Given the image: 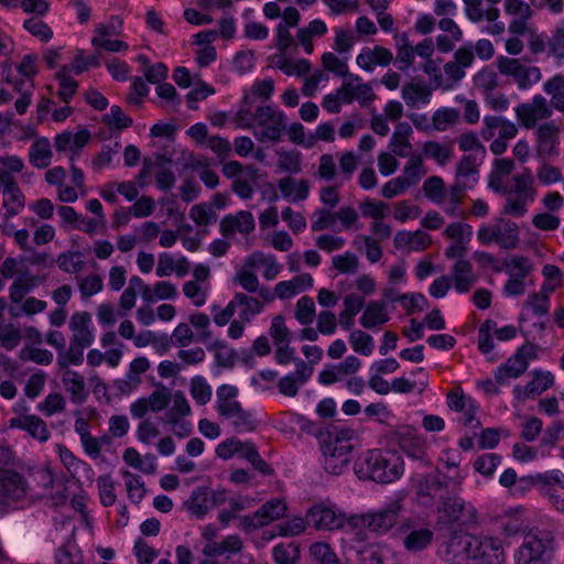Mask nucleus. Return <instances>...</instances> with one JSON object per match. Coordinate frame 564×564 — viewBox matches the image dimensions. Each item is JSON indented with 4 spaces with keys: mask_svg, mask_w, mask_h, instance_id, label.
I'll use <instances>...</instances> for the list:
<instances>
[{
    "mask_svg": "<svg viewBox=\"0 0 564 564\" xmlns=\"http://www.w3.org/2000/svg\"><path fill=\"white\" fill-rule=\"evenodd\" d=\"M393 61V54L390 50L375 45L373 47H362L356 57L357 65L366 72H373L376 67H386Z\"/></svg>",
    "mask_w": 564,
    "mask_h": 564,
    "instance_id": "obj_19",
    "label": "nucleus"
},
{
    "mask_svg": "<svg viewBox=\"0 0 564 564\" xmlns=\"http://www.w3.org/2000/svg\"><path fill=\"white\" fill-rule=\"evenodd\" d=\"M400 448L412 459L425 460V441L410 427H404L398 433Z\"/></svg>",
    "mask_w": 564,
    "mask_h": 564,
    "instance_id": "obj_21",
    "label": "nucleus"
},
{
    "mask_svg": "<svg viewBox=\"0 0 564 564\" xmlns=\"http://www.w3.org/2000/svg\"><path fill=\"white\" fill-rule=\"evenodd\" d=\"M425 174L426 170L423 165V158L420 154H413L405 163L403 175L400 177L403 178L409 187H412L416 185Z\"/></svg>",
    "mask_w": 564,
    "mask_h": 564,
    "instance_id": "obj_39",
    "label": "nucleus"
},
{
    "mask_svg": "<svg viewBox=\"0 0 564 564\" xmlns=\"http://www.w3.org/2000/svg\"><path fill=\"white\" fill-rule=\"evenodd\" d=\"M189 392L191 397L199 405L207 404L212 399V387L200 376L191 379Z\"/></svg>",
    "mask_w": 564,
    "mask_h": 564,
    "instance_id": "obj_57",
    "label": "nucleus"
},
{
    "mask_svg": "<svg viewBox=\"0 0 564 564\" xmlns=\"http://www.w3.org/2000/svg\"><path fill=\"white\" fill-rule=\"evenodd\" d=\"M310 553L319 564H339L337 555L327 543L316 542L312 544Z\"/></svg>",
    "mask_w": 564,
    "mask_h": 564,
    "instance_id": "obj_64",
    "label": "nucleus"
},
{
    "mask_svg": "<svg viewBox=\"0 0 564 564\" xmlns=\"http://www.w3.org/2000/svg\"><path fill=\"white\" fill-rule=\"evenodd\" d=\"M42 283V279L28 272L20 274L9 288V297L12 303L20 304L25 295Z\"/></svg>",
    "mask_w": 564,
    "mask_h": 564,
    "instance_id": "obj_30",
    "label": "nucleus"
},
{
    "mask_svg": "<svg viewBox=\"0 0 564 564\" xmlns=\"http://www.w3.org/2000/svg\"><path fill=\"white\" fill-rule=\"evenodd\" d=\"M279 191L284 199L290 203L305 200L310 195L311 185L307 180L285 176L278 182Z\"/></svg>",
    "mask_w": 564,
    "mask_h": 564,
    "instance_id": "obj_22",
    "label": "nucleus"
},
{
    "mask_svg": "<svg viewBox=\"0 0 564 564\" xmlns=\"http://www.w3.org/2000/svg\"><path fill=\"white\" fill-rule=\"evenodd\" d=\"M433 539V532L427 528L412 530L403 539L404 547L410 552L425 549Z\"/></svg>",
    "mask_w": 564,
    "mask_h": 564,
    "instance_id": "obj_45",
    "label": "nucleus"
},
{
    "mask_svg": "<svg viewBox=\"0 0 564 564\" xmlns=\"http://www.w3.org/2000/svg\"><path fill=\"white\" fill-rule=\"evenodd\" d=\"M402 98L408 107L419 108L431 101L432 93L424 80L412 79L402 87Z\"/></svg>",
    "mask_w": 564,
    "mask_h": 564,
    "instance_id": "obj_23",
    "label": "nucleus"
},
{
    "mask_svg": "<svg viewBox=\"0 0 564 564\" xmlns=\"http://www.w3.org/2000/svg\"><path fill=\"white\" fill-rule=\"evenodd\" d=\"M272 554L276 564H296L300 549L294 542L280 543L273 547Z\"/></svg>",
    "mask_w": 564,
    "mask_h": 564,
    "instance_id": "obj_49",
    "label": "nucleus"
},
{
    "mask_svg": "<svg viewBox=\"0 0 564 564\" xmlns=\"http://www.w3.org/2000/svg\"><path fill=\"white\" fill-rule=\"evenodd\" d=\"M449 478L436 470L429 474L416 475L412 478V486L420 505L433 506L436 498L443 500L447 491Z\"/></svg>",
    "mask_w": 564,
    "mask_h": 564,
    "instance_id": "obj_8",
    "label": "nucleus"
},
{
    "mask_svg": "<svg viewBox=\"0 0 564 564\" xmlns=\"http://www.w3.org/2000/svg\"><path fill=\"white\" fill-rule=\"evenodd\" d=\"M354 471L359 479L389 484L402 475L403 466L395 454L375 448L357 457Z\"/></svg>",
    "mask_w": 564,
    "mask_h": 564,
    "instance_id": "obj_1",
    "label": "nucleus"
},
{
    "mask_svg": "<svg viewBox=\"0 0 564 564\" xmlns=\"http://www.w3.org/2000/svg\"><path fill=\"white\" fill-rule=\"evenodd\" d=\"M456 181L468 184V188L474 187L478 182V169L475 155L468 154L460 159L457 166Z\"/></svg>",
    "mask_w": 564,
    "mask_h": 564,
    "instance_id": "obj_37",
    "label": "nucleus"
},
{
    "mask_svg": "<svg viewBox=\"0 0 564 564\" xmlns=\"http://www.w3.org/2000/svg\"><path fill=\"white\" fill-rule=\"evenodd\" d=\"M87 347H82L77 344H73L69 341L68 350H63L62 354H58L57 365L61 369H68L70 365L79 366L84 360V350Z\"/></svg>",
    "mask_w": 564,
    "mask_h": 564,
    "instance_id": "obj_55",
    "label": "nucleus"
},
{
    "mask_svg": "<svg viewBox=\"0 0 564 564\" xmlns=\"http://www.w3.org/2000/svg\"><path fill=\"white\" fill-rule=\"evenodd\" d=\"M259 511L262 514V519L267 525L285 514L286 505L281 499H272L262 505L261 508H259Z\"/></svg>",
    "mask_w": 564,
    "mask_h": 564,
    "instance_id": "obj_63",
    "label": "nucleus"
},
{
    "mask_svg": "<svg viewBox=\"0 0 564 564\" xmlns=\"http://www.w3.org/2000/svg\"><path fill=\"white\" fill-rule=\"evenodd\" d=\"M209 351H215V360L217 366L223 368H232L236 364L237 352L225 340L215 339L207 344Z\"/></svg>",
    "mask_w": 564,
    "mask_h": 564,
    "instance_id": "obj_34",
    "label": "nucleus"
},
{
    "mask_svg": "<svg viewBox=\"0 0 564 564\" xmlns=\"http://www.w3.org/2000/svg\"><path fill=\"white\" fill-rule=\"evenodd\" d=\"M278 167L291 174L301 172L302 154L300 151H278Z\"/></svg>",
    "mask_w": 564,
    "mask_h": 564,
    "instance_id": "obj_53",
    "label": "nucleus"
},
{
    "mask_svg": "<svg viewBox=\"0 0 564 564\" xmlns=\"http://www.w3.org/2000/svg\"><path fill=\"white\" fill-rule=\"evenodd\" d=\"M352 430L334 427L322 440L321 451L324 456V469L333 475L343 474L349 463V454L352 449Z\"/></svg>",
    "mask_w": 564,
    "mask_h": 564,
    "instance_id": "obj_3",
    "label": "nucleus"
},
{
    "mask_svg": "<svg viewBox=\"0 0 564 564\" xmlns=\"http://www.w3.org/2000/svg\"><path fill=\"white\" fill-rule=\"evenodd\" d=\"M253 265V257H250L248 263L237 271L234 276V281L239 283V285L248 293L257 292L260 285L257 274L252 271Z\"/></svg>",
    "mask_w": 564,
    "mask_h": 564,
    "instance_id": "obj_44",
    "label": "nucleus"
},
{
    "mask_svg": "<svg viewBox=\"0 0 564 564\" xmlns=\"http://www.w3.org/2000/svg\"><path fill=\"white\" fill-rule=\"evenodd\" d=\"M285 129L286 117L283 111L271 105L257 107L253 135L259 142H278Z\"/></svg>",
    "mask_w": 564,
    "mask_h": 564,
    "instance_id": "obj_6",
    "label": "nucleus"
},
{
    "mask_svg": "<svg viewBox=\"0 0 564 564\" xmlns=\"http://www.w3.org/2000/svg\"><path fill=\"white\" fill-rule=\"evenodd\" d=\"M468 188V184L455 181L448 192V202L443 203V210L451 217L464 218L465 212L460 208L464 193Z\"/></svg>",
    "mask_w": 564,
    "mask_h": 564,
    "instance_id": "obj_33",
    "label": "nucleus"
},
{
    "mask_svg": "<svg viewBox=\"0 0 564 564\" xmlns=\"http://www.w3.org/2000/svg\"><path fill=\"white\" fill-rule=\"evenodd\" d=\"M423 153L424 155L432 158L440 165H445L452 158L453 154V145L452 144H442L436 141H427L423 144Z\"/></svg>",
    "mask_w": 564,
    "mask_h": 564,
    "instance_id": "obj_48",
    "label": "nucleus"
},
{
    "mask_svg": "<svg viewBox=\"0 0 564 564\" xmlns=\"http://www.w3.org/2000/svg\"><path fill=\"white\" fill-rule=\"evenodd\" d=\"M474 86L481 91L482 95L491 93L499 87V75L490 66H485L473 78Z\"/></svg>",
    "mask_w": 564,
    "mask_h": 564,
    "instance_id": "obj_43",
    "label": "nucleus"
},
{
    "mask_svg": "<svg viewBox=\"0 0 564 564\" xmlns=\"http://www.w3.org/2000/svg\"><path fill=\"white\" fill-rule=\"evenodd\" d=\"M253 215L248 210L226 215L220 221V232L224 237H231L236 232L249 235L254 230Z\"/></svg>",
    "mask_w": 564,
    "mask_h": 564,
    "instance_id": "obj_20",
    "label": "nucleus"
},
{
    "mask_svg": "<svg viewBox=\"0 0 564 564\" xmlns=\"http://www.w3.org/2000/svg\"><path fill=\"white\" fill-rule=\"evenodd\" d=\"M242 542L238 535H228L221 542H208L203 553L210 557L224 555L226 553H237L241 550Z\"/></svg>",
    "mask_w": 564,
    "mask_h": 564,
    "instance_id": "obj_35",
    "label": "nucleus"
},
{
    "mask_svg": "<svg viewBox=\"0 0 564 564\" xmlns=\"http://www.w3.org/2000/svg\"><path fill=\"white\" fill-rule=\"evenodd\" d=\"M269 334L273 339L275 346L290 344L291 332L285 325V319L282 315H276L272 318Z\"/></svg>",
    "mask_w": 564,
    "mask_h": 564,
    "instance_id": "obj_61",
    "label": "nucleus"
},
{
    "mask_svg": "<svg viewBox=\"0 0 564 564\" xmlns=\"http://www.w3.org/2000/svg\"><path fill=\"white\" fill-rule=\"evenodd\" d=\"M52 156L53 152L47 138H39L31 144L29 150V161L34 167H47L51 164Z\"/></svg>",
    "mask_w": 564,
    "mask_h": 564,
    "instance_id": "obj_32",
    "label": "nucleus"
},
{
    "mask_svg": "<svg viewBox=\"0 0 564 564\" xmlns=\"http://www.w3.org/2000/svg\"><path fill=\"white\" fill-rule=\"evenodd\" d=\"M100 502L105 507L116 502L115 482L110 475L104 474L97 478Z\"/></svg>",
    "mask_w": 564,
    "mask_h": 564,
    "instance_id": "obj_62",
    "label": "nucleus"
},
{
    "mask_svg": "<svg viewBox=\"0 0 564 564\" xmlns=\"http://www.w3.org/2000/svg\"><path fill=\"white\" fill-rule=\"evenodd\" d=\"M401 511V502L393 500L378 511L358 517L357 523L378 534L388 532L395 523Z\"/></svg>",
    "mask_w": 564,
    "mask_h": 564,
    "instance_id": "obj_13",
    "label": "nucleus"
},
{
    "mask_svg": "<svg viewBox=\"0 0 564 564\" xmlns=\"http://www.w3.org/2000/svg\"><path fill=\"white\" fill-rule=\"evenodd\" d=\"M9 423L10 427L24 430L41 442H45L50 437V432L45 422L36 415L12 417Z\"/></svg>",
    "mask_w": 564,
    "mask_h": 564,
    "instance_id": "obj_25",
    "label": "nucleus"
},
{
    "mask_svg": "<svg viewBox=\"0 0 564 564\" xmlns=\"http://www.w3.org/2000/svg\"><path fill=\"white\" fill-rule=\"evenodd\" d=\"M241 305L238 311V317L250 323L257 315L264 310V304L260 300L240 292Z\"/></svg>",
    "mask_w": 564,
    "mask_h": 564,
    "instance_id": "obj_46",
    "label": "nucleus"
},
{
    "mask_svg": "<svg viewBox=\"0 0 564 564\" xmlns=\"http://www.w3.org/2000/svg\"><path fill=\"white\" fill-rule=\"evenodd\" d=\"M440 521L445 524L469 525L477 522V509L458 496L443 498L442 505L437 508Z\"/></svg>",
    "mask_w": 564,
    "mask_h": 564,
    "instance_id": "obj_9",
    "label": "nucleus"
},
{
    "mask_svg": "<svg viewBox=\"0 0 564 564\" xmlns=\"http://www.w3.org/2000/svg\"><path fill=\"white\" fill-rule=\"evenodd\" d=\"M237 397L238 389L235 386L221 384L216 390L215 409L221 417L230 421L236 431L251 432L256 430L258 421L251 411L242 408Z\"/></svg>",
    "mask_w": 564,
    "mask_h": 564,
    "instance_id": "obj_4",
    "label": "nucleus"
},
{
    "mask_svg": "<svg viewBox=\"0 0 564 564\" xmlns=\"http://www.w3.org/2000/svg\"><path fill=\"white\" fill-rule=\"evenodd\" d=\"M514 169V162L511 159H498L494 162V169L488 177V187L496 191L497 187L506 185L503 177L511 174Z\"/></svg>",
    "mask_w": 564,
    "mask_h": 564,
    "instance_id": "obj_41",
    "label": "nucleus"
},
{
    "mask_svg": "<svg viewBox=\"0 0 564 564\" xmlns=\"http://www.w3.org/2000/svg\"><path fill=\"white\" fill-rule=\"evenodd\" d=\"M525 481L535 485L536 490L544 498H547L558 511L564 512V498L556 490V487L564 489V474L558 469L536 474L535 477Z\"/></svg>",
    "mask_w": 564,
    "mask_h": 564,
    "instance_id": "obj_14",
    "label": "nucleus"
},
{
    "mask_svg": "<svg viewBox=\"0 0 564 564\" xmlns=\"http://www.w3.org/2000/svg\"><path fill=\"white\" fill-rule=\"evenodd\" d=\"M471 546L470 561L474 564H506V554L500 539L474 535Z\"/></svg>",
    "mask_w": 564,
    "mask_h": 564,
    "instance_id": "obj_12",
    "label": "nucleus"
},
{
    "mask_svg": "<svg viewBox=\"0 0 564 564\" xmlns=\"http://www.w3.org/2000/svg\"><path fill=\"white\" fill-rule=\"evenodd\" d=\"M553 536L545 530L528 532L516 552V564H547L553 556Z\"/></svg>",
    "mask_w": 564,
    "mask_h": 564,
    "instance_id": "obj_5",
    "label": "nucleus"
},
{
    "mask_svg": "<svg viewBox=\"0 0 564 564\" xmlns=\"http://www.w3.org/2000/svg\"><path fill=\"white\" fill-rule=\"evenodd\" d=\"M349 344L356 352L364 356H370L375 347L373 338L360 329L350 333Z\"/></svg>",
    "mask_w": 564,
    "mask_h": 564,
    "instance_id": "obj_56",
    "label": "nucleus"
},
{
    "mask_svg": "<svg viewBox=\"0 0 564 564\" xmlns=\"http://www.w3.org/2000/svg\"><path fill=\"white\" fill-rule=\"evenodd\" d=\"M553 106L542 95H535L528 102L519 104L514 108L518 121L527 129H532L538 121L549 119L552 113Z\"/></svg>",
    "mask_w": 564,
    "mask_h": 564,
    "instance_id": "obj_16",
    "label": "nucleus"
},
{
    "mask_svg": "<svg viewBox=\"0 0 564 564\" xmlns=\"http://www.w3.org/2000/svg\"><path fill=\"white\" fill-rule=\"evenodd\" d=\"M2 207L7 218L19 215L25 206V197L19 186H11V191H3Z\"/></svg>",
    "mask_w": 564,
    "mask_h": 564,
    "instance_id": "obj_36",
    "label": "nucleus"
},
{
    "mask_svg": "<svg viewBox=\"0 0 564 564\" xmlns=\"http://www.w3.org/2000/svg\"><path fill=\"white\" fill-rule=\"evenodd\" d=\"M452 280L458 293H467L477 281L471 263L467 260H457L452 268Z\"/></svg>",
    "mask_w": 564,
    "mask_h": 564,
    "instance_id": "obj_27",
    "label": "nucleus"
},
{
    "mask_svg": "<svg viewBox=\"0 0 564 564\" xmlns=\"http://www.w3.org/2000/svg\"><path fill=\"white\" fill-rule=\"evenodd\" d=\"M346 516L334 505L319 502L306 511V523L316 530L333 531L344 527Z\"/></svg>",
    "mask_w": 564,
    "mask_h": 564,
    "instance_id": "obj_11",
    "label": "nucleus"
},
{
    "mask_svg": "<svg viewBox=\"0 0 564 564\" xmlns=\"http://www.w3.org/2000/svg\"><path fill=\"white\" fill-rule=\"evenodd\" d=\"M67 69L66 66H63L56 74V78L59 80L57 96L65 104L72 100L78 87L77 82L67 75Z\"/></svg>",
    "mask_w": 564,
    "mask_h": 564,
    "instance_id": "obj_52",
    "label": "nucleus"
},
{
    "mask_svg": "<svg viewBox=\"0 0 564 564\" xmlns=\"http://www.w3.org/2000/svg\"><path fill=\"white\" fill-rule=\"evenodd\" d=\"M69 329L73 333L70 337L73 344L89 347L95 340L91 315L88 312L74 313L69 319Z\"/></svg>",
    "mask_w": 564,
    "mask_h": 564,
    "instance_id": "obj_18",
    "label": "nucleus"
},
{
    "mask_svg": "<svg viewBox=\"0 0 564 564\" xmlns=\"http://www.w3.org/2000/svg\"><path fill=\"white\" fill-rule=\"evenodd\" d=\"M327 30V25L323 20L314 19L307 26L297 30L296 40L306 54H312L314 51L313 39L324 36Z\"/></svg>",
    "mask_w": 564,
    "mask_h": 564,
    "instance_id": "obj_28",
    "label": "nucleus"
},
{
    "mask_svg": "<svg viewBox=\"0 0 564 564\" xmlns=\"http://www.w3.org/2000/svg\"><path fill=\"white\" fill-rule=\"evenodd\" d=\"M99 36H95L91 40V44L95 47L102 48L108 52H121L128 50V44L120 40H110L107 36L110 34L108 26H99L97 29Z\"/></svg>",
    "mask_w": 564,
    "mask_h": 564,
    "instance_id": "obj_51",
    "label": "nucleus"
},
{
    "mask_svg": "<svg viewBox=\"0 0 564 564\" xmlns=\"http://www.w3.org/2000/svg\"><path fill=\"white\" fill-rule=\"evenodd\" d=\"M62 383L68 392L73 403L82 404L87 400L89 392L86 388L85 379L79 372L70 369H64Z\"/></svg>",
    "mask_w": 564,
    "mask_h": 564,
    "instance_id": "obj_24",
    "label": "nucleus"
},
{
    "mask_svg": "<svg viewBox=\"0 0 564 564\" xmlns=\"http://www.w3.org/2000/svg\"><path fill=\"white\" fill-rule=\"evenodd\" d=\"M124 478L128 498L133 503H139L145 496V486L139 475L132 474L129 470H121Z\"/></svg>",
    "mask_w": 564,
    "mask_h": 564,
    "instance_id": "obj_47",
    "label": "nucleus"
},
{
    "mask_svg": "<svg viewBox=\"0 0 564 564\" xmlns=\"http://www.w3.org/2000/svg\"><path fill=\"white\" fill-rule=\"evenodd\" d=\"M425 196L433 203L442 205L446 197L445 184L440 176H430L423 183Z\"/></svg>",
    "mask_w": 564,
    "mask_h": 564,
    "instance_id": "obj_50",
    "label": "nucleus"
},
{
    "mask_svg": "<svg viewBox=\"0 0 564 564\" xmlns=\"http://www.w3.org/2000/svg\"><path fill=\"white\" fill-rule=\"evenodd\" d=\"M56 564H84V556L75 540H68L55 553Z\"/></svg>",
    "mask_w": 564,
    "mask_h": 564,
    "instance_id": "obj_42",
    "label": "nucleus"
},
{
    "mask_svg": "<svg viewBox=\"0 0 564 564\" xmlns=\"http://www.w3.org/2000/svg\"><path fill=\"white\" fill-rule=\"evenodd\" d=\"M497 67L502 75L510 76L520 90H528L542 78L541 69L521 58L500 56Z\"/></svg>",
    "mask_w": 564,
    "mask_h": 564,
    "instance_id": "obj_7",
    "label": "nucleus"
},
{
    "mask_svg": "<svg viewBox=\"0 0 564 564\" xmlns=\"http://www.w3.org/2000/svg\"><path fill=\"white\" fill-rule=\"evenodd\" d=\"M543 90L551 97V105L557 111L564 112V76L558 74L543 84Z\"/></svg>",
    "mask_w": 564,
    "mask_h": 564,
    "instance_id": "obj_38",
    "label": "nucleus"
},
{
    "mask_svg": "<svg viewBox=\"0 0 564 564\" xmlns=\"http://www.w3.org/2000/svg\"><path fill=\"white\" fill-rule=\"evenodd\" d=\"M28 482L13 470L0 468V505L11 507L25 500Z\"/></svg>",
    "mask_w": 564,
    "mask_h": 564,
    "instance_id": "obj_15",
    "label": "nucleus"
},
{
    "mask_svg": "<svg viewBox=\"0 0 564 564\" xmlns=\"http://www.w3.org/2000/svg\"><path fill=\"white\" fill-rule=\"evenodd\" d=\"M535 358V346L531 344L521 346L514 355L508 358V360L495 371L496 381L498 384H507L510 379L519 378L528 369L530 360Z\"/></svg>",
    "mask_w": 564,
    "mask_h": 564,
    "instance_id": "obj_10",
    "label": "nucleus"
},
{
    "mask_svg": "<svg viewBox=\"0 0 564 564\" xmlns=\"http://www.w3.org/2000/svg\"><path fill=\"white\" fill-rule=\"evenodd\" d=\"M209 503L210 501L208 498V488L206 487H198L195 490H193L187 501L188 510L198 519L204 518L212 509V506H209Z\"/></svg>",
    "mask_w": 564,
    "mask_h": 564,
    "instance_id": "obj_40",
    "label": "nucleus"
},
{
    "mask_svg": "<svg viewBox=\"0 0 564 564\" xmlns=\"http://www.w3.org/2000/svg\"><path fill=\"white\" fill-rule=\"evenodd\" d=\"M496 187L494 192L506 199L501 213L514 218L523 217L528 213L529 205L536 197L534 178L529 169L513 175L502 187Z\"/></svg>",
    "mask_w": 564,
    "mask_h": 564,
    "instance_id": "obj_2",
    "label": "nucleus"
},
{
    "mask_svg": "<svg viewBox=\"0 0 564 564\" xmlns=\"http://www.w3.org/2000/svg\"><path fill=\"white\" fill-rule=\"evenodd\" d=\"M497 245L507 250L514 249L519 243V228L516 223L502 217L496 220Z\"/></svg>",
    "mask_w": 564,
    "mask_h": 564,
    "instance_id": "obj_29",
    "label": "nucleus"
},
{
    "mask_svg": "<svg viewBox=\"0 0 564 564\" xmlns=\"http://www.w3.org/2000/svg\"><path fill=\"white\" fill-rule=\"evenodd\" d=\"M323 67L337 77H349L347 57L339 58L335 53L326 52L322 55Z\"/></svg>",
    "mask_w": 564,
    "mask_h": 564,
    "instance_id": "obj_54",
    "label": "nucleus"
},
{
    "mask_svg": "<svg viewBox=\"0 0 564 564\" xmlns=\"http://www.w3.org/2000/svg\"><path fill=\"white\" fill-rule=\"evenodd\" d=\"M389 319L387 303L383 301H370L359 318V323L365 328L373 329L388 323Z\"/></svg>",
    "mask_w": 564,
    "mask_h": 564,
    "instance_id": "obj_26",
    "label": "nucleus"
},
{
    "mask_svg": "<svg viewBox=\"0 0 564 564\" xmlns=\"http://www.w3.org/2000/svg\"><path fill=\"white\" fill-rule=\"evenodd\" d=\"M473 534H453L440 549V554L448 564H469L471 558Z\"/></svg>",
    "mask_w": 564,
    "mask_h": 564,
    "instance_id": "obj_17",
    "label": "nucleus"
},
{
    "mask_svg": "<svg viewBox=\"0 0 564 564\" xmlns=\"http://www.w3.org/2000/svg\"><path fill=\"white\" fill-rule=\"evenodd\" d=\"M189 218L197 226H209L217 220V214L213 209L210 205L207 204H196L191 207Z\"/></svg>",
    "mask_w": 564,
    "mask_h": 564,
    "instance_id": "obj_58",
    "label": "nucleus"
},
{
    "mask_svg": "<svg viewBox=\"0 0 564 564\" xmlns=\"http://www.w3.org/2000/svg\"><path fill=\"white\" fill-rule=\"evenodd\" d=\"M463 2L466 17L474 23L484 20L492 22L499 18V9L496 7L484 9V0H463Z\"/></svg>",
    "mask_w": 564,
    "mask_h": 564,
    "instance_id": "obj_31",
    "label": "nucleus"
},
{
    "mask_svg": "<svg viewBox=\"0 0 564 564\" xmlns=\"http://www.w3.org/2000/svg\"><path fill=\"white\" fill-rule=\"evenodd\" d=\"M533 379L528 382V391L532 397L540 395L554 383V377L550 371L534 370Z\"/></svg>",
    "mask_w": 564,
    "mask_h": 564,
    "instance_id": "obj_60",
    "label": "nucleus"
},
{
    "mask_svg": "<svg viewBox=\"0 0 564 564\" xmlns=\"http://www.w3.org/2000/svg\"><path fill=\"white\" fill-rule=\"evenodd\" d=\"M336 223V212L329 208H317L312 214L311 229L312 231H322L333 228Z\"/></svg>",
    "mask_w": 564,
    "mask_h": 564,
    "instance_id": "obj_59",
    "label": "nucleus"
}]
</instances>
